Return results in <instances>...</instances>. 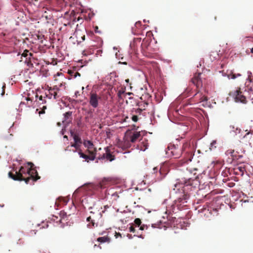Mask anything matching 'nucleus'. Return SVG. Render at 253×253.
<instances>
[{"label": "nucleus", "instance_id": "obj_1", "mask_svg": "<svg viewBox=\"0 0 253 253\" xmlns=\"http://www.w3.org/2000/svg\"><path fill=\"white\" fill-rule=\"evenodd\" d=\"M197 178H198V175L196 172H194L192 177L184 178L183 186H181L180 184H175V187L177 188L176 190L179 191V194H182L175 200L176 203L184 204L187 202L191 194L190 192L195 190L196 185L198 184ZM173 190L177 192L175 188H174Z\"/></svg>", "mask_w": 253, "mask_h": 253}, {"label": "nucleus", "instance_id": "obj_2", "mask_svg": "<svg viewBox=\"0 0 253 253\" xmlns=\"http://www.w3.org/2000/svg\"><path fill=\"white\" fill-rule=\"evenodd\" d=\"M168 149V150L166 151L167 154L175 159L179 158L182 156L183 158L180 161L181 165L191 162L194 155L193 150L188 142H186L183 144L181 149L174 145L169 146Z\"/></svg>", "mask_w": 253, "mask_h": 253}, {"label": "nucleus", "instance_id": "obj_3", "mask_svg": "<svg viewBox=\"0 0 253 253\" xmlns=\"http://www.w3.org/2000/svg\"><path fill=\"white\" fill-rule=\"evenodd\" d=\"M27 174V170L24 167H21L18 171H16L15 174H13L11 172L8 173L9 177L14 180L24 181L26 184L29 183L30 180V177L25 178L23 174Z\"/></svg>", "mask_w": 253, "mask_h": 253}, {"label": "nucleus", "instance_id": "obj_4", "mask_svg": "<svg viewBox=\"0 0 253 253\" xmlns=\"http://www.w3.org/2000/svg\"><path fill=\"white\" fill-rule=\"evenodd\" d=\"M89 216L87 217L86 220L90 222L92 226H94L95 223L97 224L98 220L101 218L102 214L101 212L94 207H90Z\"/></svg>", "mask_w": 253, "mask_h": 253}, {"label": "nucleus", "instance_id": "obj_5", "mask_svg": "<svg viewBox=\"0 0 253 253\" xmlns=\"http://www.w3.org/2000/svg\"><path fill=\"white\" fill-rule=\"evenodd\" d=\"M110 182V180L109 178H104L97 185H95L92 183H89L84 185V187L89 190L97 189L98 188H105L109 184Z\"/></svg>", "mask_w": 253, "mask_h": 253}, {"label": "nucleus", "instance_id": "obj_6", "mask_svg": "<svg viewBox=\"0 0 253 253\" xmlns=\"http://www.w3.org/2000/svg\"><path fill=\"white\" fill-rule=\"evenodd\" d=\"M101 99V97L96 92L91 91L89 94V103L93 108H96L98 106L99 101Z\"/></svg>", "mask_w": 253, "mask_h": 253}, {"label": "nucleus", "instance_id": "obj_7", "mask_svg": "<svg viewBox=\"0 0 253 253\" xmlns=\"http://www.w3.org/2000/svg\"><path fill=\"white\" fill-rule=\"evenodd\" d=\"M84 145L87 148L86 150V153L91 155H95V157L96 156V149L91 141L87 140L84 141Z\"/></svg>", "mask_w": 253, "mask_h": 253}, {"label": "nucleus", "instance_id": "obj_8", "mask_svg": "<svg viewBox=\"0 0 253 253\" xmlns=\"http://www.w3.org/2000/svg\"><path fill=\"white\" fill-rule=\"evenodd\" d=\"M105 153H104L101 156L98 157V159L99 160H103L106 159L107 160H108L110 162L114 160L115 159V156L113 155L111 152H110V150L109 147L105 148Z\"/></svg>", "mask_w": 253, "mask_h": 253}, {"label": "nucleus", "instance_id": "obj_9", "mask_svg": "<svg viewBox=\"0 0 253 253\" xmlns=\"http://www.w3.org/2000/svg\"><path fill=\"white\" fill-rule=\"evenodd\" d=\"M27 173L30 176L29 177H30V180L32 179L34 181H36L40 178V176L38 175L37 170L35 168L27 169Z\"/></svg>", "mask_w": 253, "mask_h": 253}, {"label": "nucleus", "instance_id": "obj_10", "mask_svg": "<svg viewBox=\"0 0 253 253\" xmlns=\"http://www.w3.org/2000/svg\"><path fill=\"white\" fill-rule=\"evenodd\" d=\"M201 73H196L191 79V82L196 86L197 88L202 86V81L200 77Z\"/></svg>", "mask_w": 253, "mask_h": 253}, {"label": "nucleus", "instance_id": "obj_11", "mask_svg": "<svg viewBox=\"0 0 253 253\" xmlns=\"http://www.w3.org/2000/svg\"><path fill=\"white\" fill-rule=\"evenodd\" d=\"M234 96L236 102H240L243 103H246V97L242 94V92L240 90H236L234 92Z\"/></svg>", "mask_w": 253, "mask_h": 253}, {"label": "nucleus", "instance_id": "obj_12", "mask_svg": "<svg viewBox=\"0 0 253 253\" xmlns=\"http://www.w3.org/2000/svg\"><path fill=\"white\" fill-rule=\"evenodd\" d=\"M25 62L29 67L32 68H36V66H38L39 64L38 60L33 56L31 57H29L28 60H25Z\"/></svg>", "mask_w": 253, "mask_h": 253}, {"label": "nucleus", "instance_id": "obj_13", "mask_svg": "<svg viewBox=\"0 0 253 253\" xmlns=\"http://www.w3.org/2000/svg\"><path fill=\"white\" fill-rule=\"evenodd\" d=\"M72 112L68 111L64 114V118L62 122L64 125L66 126L72 122Z\"/></svg>", "mask_w": 253, "mask_h": 253}, {"label": "nucleus", "instance_id": "obj_14", "mask_svg": "<svg viewBox=\"0 0 253 253\" xmlns=\"http://www.w3.org/2000/svg\"><path fill=\"white\" fill-rule=\"evenodd\" d=\"M239 153L238 151L235 152V150L230 149L226 151L225 154L226 155H230L233 160H238L239 159L242 158V155H237Z\"/></svg>", "mask_w": 253, "mask_h": 253}, {"label": "nucleus", "instance_id": "obj_15", "mask_svg": "<svg viewBox=\"0 0 253 253\" xmlns=\"http://www.w3.org/2000/svg\"><path fill=\"white\" fill-rule=\"evenodd\" d=\"M78 153L80 157L84 159L87 162H88V160L90 161H93L95 160V155H91V154H89V155H85L82 152L81 150H80V151H78Z\"/></svg>", "mask_w": 253, "mask_h": 253}, {"label": "nucleus", "instance_id": "obj_16", "mask_svg": "<svg viewBox=\"0 0 253 253\" xmlns=\"http://www.w3.org/2000/svg\"><path fill=\"white\" fill-rule=\"evenodd\" d=\"M49 94L48 95H46V97H48L49 98H51L52 96H53L54 99H57L58 98H59L61 96V94H59L57 91L56 90H52L51 89V87H50L49 89Z\"/></svg>", "mask_w": 253, "mask_h": 253}, {"label": "nucleus", "instance_id": "obj_17", "mask_svg": "<svg viewBox=\"0 0 253 253\" xmlns=\"http://www.w3.org/2000/svg\"><path fill=\"white\" fill-rule=\"evenodd\" d=\"M198 96H200V98L198 100L199 102H202L207 101L208 100L207 96L203 95L202 93L198 92L194 95V97L197 98Z\"/></svg>", "mask_w": 253, "mask_h": 253}, {"label": "nucleus", "instance_id": "obj_18", "mask_svg": "<svg viewBox=\"0 0 253 253\" xmlns=\"http://www.w3.org/2000/svg\"><path fill=\"white\" fill-rule=\"evenodd\" d=\"M141 136L140 132H135L130 136V141L134 143Z\"/></svg>", "mask_w": 253, "mask_h": 253}, {"label": "nucleus", "instance_id": "obj_19", "mask_svg": "<svg viewBox=\"0 0 253 253\" xmlns=\"http://www.w3.org/2000/svg\"><path fill=\"white\" fill-rule=\"evenodd\" d=\"M71 134L74 139V142H76V143H80V144L82 143V139L78 134L75 133L73 132H71Z\"/></svg>", "mask_w": 253, "mask_h": 253}, {"label": "nucleus", "instance_id": "obj_20", "mask_svg": "<svg viewBox=\"0 0 253 253\" xmlns=\"http://www.w3.org/2000/svg\"><path fill=\"white\" fill-rule=\"evenodd\" d=\"M68 73L70 75L72 78L75 79L78 76H81V74L75 70H69Z\"/></svg>", "mask_w": 253, "mask_h": 253}, {"label": "nucleus", "instance_id": "obj_21", "mask_svg": "<svg viewBox=\"0 0 253 253\" xmlns=\"http://www.w3.org/2000/svg\"><path fill=\"white\" fill-rule=\"evenodd\" d=\"M97 241L100 243H109L110 242V238L107 236H104L98 238Z\"/></svg>", "mask_w": 253, "mask_h": 253}, {"label": "nucleus", "instance_id": "obj_22", "mask_svg": "<svg viewBox=\"0 0 253 253\" xmlns=\"http://www.w3.org/2000/svg\"><path fill=\"white\" fill-rule=\"evenodd\" d=\"M21 55L22 57L26 58V60H27H27H28L29 57H31L33 56V54L32 53H29V50L26 49L24 51Z\"/></svg>", "mask_w": 253, "mask_h": 253}, {"label": "nucleus", "instance_id": "obj_23", "mask_svg": "<svg viewBox=\"0 0 253 253\" xmlns=\"http://www.w3.org/2000/svg\"><path fill=\"white\" fill-rule=\"evenodd\" d=\"M142 111L143 110L140 108H137V109L133 108L131 110V114H134V115H138V116H139V115H141Z\"/></svg>", "mask_w": 253, "mask_h": 253}, {"label": "nucleus", "instance_id": "obj_24", "mask_svg": "<svg viewBox=\"0 0 253 253\" xmlns=\"http://www.w3.org/2000/svg\"><path fill=\"white\" fill-rule=\"evenodd\" d=\"M41 105H39V109L41 110L39 112V114L40 115L41 114H44L45 113V110L46 109V106H45V105H42V106H41ZM38 110H39V109H37V111H38Z\"/></svg>", "mask_w": 253, "mask_h": 253}, {"label": "nucleus", "instance_id": "obj_25", "mask_svg": "<svg viewBox=\"0 0 253 253\" xmlns=\"http://www.w3.org/2000/svg\"><path fill=\"white\" fill-rule=\"evenodd\" d=\"M81 144L74 142V143L71 144V146L74 147L76 150L80 151Z\"/></svg>", "mask_w": 253, "mask_h": 253}, {"label": "nucleus", "instance_id": "obj_26", "mask_svg": "<svg viewBox=\"0 0 253 253\" xmlns=\"http://www.w3.org/2000/svg\"><path fill=\"white\" fill-rule=\"evenodd\" d=\"M45 103H46V100L42 98V96H40L39 97V100L38 101V103L39 104V105H42V104H45Z\"/></svg>", "mask_w": 253, "mask_h": 253}, {"label": "nucleus", "instance_id": "obj_27", "mask_svg": "<svg viewBox=\"0 0 253 253\" xmlns=\"http://www.w3.org/2000/svg\"><path fill=\"white\" fill-rule=\"evenodd\" d=\"M131 114L132 115L131 120L134 122H137L138 120V115H134V114Z\"/></svg>", "mask_w": 253, "mask_h": 253}, {"label": "nucleus", "instance_id": "obj_28", "mask_svg": "<svg viewBox=\"0 0 253 253\" xmlns=\"http://www.w3.org/2000/svg\"><path fill=\"white\" fill-rule=\"evenodd\" d=\"M134 222L136 225L139 227L141 225V221L140 218H137L134 220Z\"/></svg>", "mask_w": 253, "mask_h": 253}, {"label": "nucleus", "instance_id": "obj_29", "mask_svg": "<svg viewBox=\"0 0 253 253\" xmlns=\"http://www.w3.org/2000/svg\"><path fill=\"white\" fill-rule=\"evenodd\" d=\"M213 54H210V57H211V60H212V59L211 58V56L212 55L213 56V59H216V57L217 56H218V54L217 53H216V52H211Z\"/></svg>", "mask_w": 253, "mask_h": 253}, {"label": "nucleus", "instance_id": "obj_30", "mask_svg": "<svg viewBox=\"0 0 253 253\" xmlns=\"http://www.w3.org/2000/svg\"><path fill=\"white\" fill-rule=\"evenodd\" d=\"M51 89H52V90L54 91V90H56L57 91V92L59 93V94H61L60 93V89L59 88V87H58L56 85L55 86H54L53 88H51Z\"/></svg>", "mask_w": 253, "mask_h": 253}, {"label": "nucleus", "instance_id": "obj_31", "mask_svg": "<svg viewBox=\"0 0 253 253\" xmlns=\"http://www.w3.org/2000/svg\"><path fill=\"white\" fill-rule=\"evenodd\" d=\"M129 231L130 232L134 233L135 229V228L133 227V225H131L129 228Z\"/></svg>", "mask_w": 253, "mask_h": 253}, {"label": "nucleus", "instance_id": "obj_32", "mask_svg": "<svg viewBox=\"0 0 253 253\" xmlns=\"http://www.w3.org/2000/svg\"><path fill=\"white\" fill-rule=\"evenodd\" d=\"M5 84H4L2 85V92H1V95H4V92H5Z\"/></svg>", "mask_w": 253, "mask_h": 253}, {"label": "nucleus", "instance_id": "obj_33", "mask_svg": "<svg viewBox=\"0 0 253 253\" xmlns=\"http://www.w3.org/2000/svg\"><path fill=\"white\" fill-rule=\"evenodd\" d=\"M240 76H241V75L239 74H237V75H236L235 74H232L231 78L233 79H234L236 78L237 77H239Z\"/></svg>", "mask_w": 253, "mask_h": 253}, {"label": "nucleus", "instance_id": "obj_34", "mask_svg": "<svg viewBox=\"0 0 253 253\" xmlns=\"http://www.w3.org/2000/svg\"><path fill=\"white\" fill-rule=\"evenodd\" d=\"M64 214H65V212H61L60 215L62 216V218H61V219H59V222H61V220H62V219H64V218H65V217H64Z\"/></svg>", "mask_w": 253, "mask_h": 253}, {"label": "nucleus", "instance_id": "obj_35", "mask_svg": "<svg viewBox=\"0 0 253 253\" xmlns=\"http://www.w3.org/2000/svg\"><path fill=\"white\" fill-rule=\"evenodd\" d=\"M147 228V225H142V226H141L140 227H139V230H143L145 228Z\"/></svg>", "mask_w": 253, "mask_h": 253}, {"label": "nucleus", "instance_id": "obj_36", "mask_svg": "<svg viewBox=\"0 0 253 253\" xmlns=\"http://www.w3.org/2000/svg\"><path fill=\"white\" fill-rule=\"evenodd\" d=\"M28 165V166H30V168H33L34 165L32 163V162H28L27 163Z\"/></svg>", "mask_w": 253, "mask_h": 253}, {"label": "nucleus", "instance_id": "obj_37", "mask_svg": "<svg viewBox=\"0 0 253 253\" xmlns=\"http://www.w3.org/2000/svg\"><path fill=\"white\" fill-rule=\"evenodd\" d=\"M153 170L154 173H156V172H157V171L158 170V169L157 167H155L153 168Z\"/></svg>", "mask_w": 253, "mask_h": 253}, {"label": "nucleus", "instance_id": "obj_38", "mask_svg": "<svg viewBox=\"0 0 253 253\" xmlns=\"http://www.w3.org/2000/svg\"><path fill=\"white\" fill-rule=\"evenodd\" d=\"M200 98V96H198L197 98H195L194 97V99H195V101H196L197 103H199L198 102V100Z\"/></svg>", "mask_w": 253, "mask_h": 253}, {"label": "nucleus", "instance_id": "obj_39", "mask_svg": "<svg viewBox=\"0 0 253 253\" xmlns=\"http://www.w3.org/2000/svg\"><path fill=\"white\" fill-rule=\"evenodd\" d=\"M250 98L252 100V103H253V93H252V95L251 94Z\"/></svg>", "mask_w": 253, "mask_h": 253}, {"label": "nucleus", "instance_id": "obj_40", "mask_svg": "<svg viewBox=\"0 0 253 253\" xmlns=\"http://www.w3.org/2000/svg\"><path fill=\"white\" fill-rule=\"evenodd\" d=\"M98 27H97V26H96V27H95V32L96 33H98V32H99V31H98Z\"/></svg>", "mask_w": 253, "mask_h": 253}, {"label": "nucleus", "instance_id": "obj_41", "mask_svg": "<svg viewBox=\"0 0 253 253\" xmlns=\"http://www.w3.org/2000/svg\"><path fill=\"white\" fill-rule=\"evenodd\" d=\"M83 21V19L82 18H81L80 17H79L77 19V21H80V20Z\"/></svg>", "mask_w": 253, "mask_h": 253}, {"label": "nucleus", "instance_id": "obj_42", "mask_svg": "<svg viewBox=\"0 0 253 253\" xmlns=\"http://www.w3.org/2000/svg\"><path fill=\"white\" fill-rule=\"evenodd\" d=\"M129 119V118L128 117H126L125 119H124V122H127V120Z\"/></svg>", "mask_w": 253, "mask_h": 253}, {"label": "nucleus", "instance_id": "obj_43", "mask_svg": "<svg viewBox=\"0 0 253 253\" xmlns=\"http://www.w3.org/2000/svg\"><path fill=\"white\" fill-rule=\"evenodd\" d=\"M33 234H36V232L34 231V230L31 231V234L33 235Z\"/></svg>", "mask_w": 253, "mask_h": 253}, {"label": "nucleus", "instance_id": "obj_44", "mask_svg": "<svg viewBox=\"0 0 253 253\" xmlns=\"http://www.w3.org/2000/svg\"><path fill=\"white\" fill-rule=\"evenodd\" d=\"M123 92H122L121 91H119V92L118 93V96H120L121 95V94Z\"/></svg>", "mask_w": 253, "mask_h": 253}, {"label": "nucleus", "instance_id": "obj_45", "mask_svg": "<svg viewBox=\"0 0 253 253\" xmlns=\"http://www.w3.org/2000/svg\"><path fill=\"white\" fill-rule=\"evenodd\" d=\"M152 226L153 227H154V228H156V227H158V228H159V226H156V225H155V224H152Z\"/></svg>", "mask_w": 253, "mask_h": 253}, {"label": "nucleus", "instance_id": "obj_46", "mask_svg": "<svg viewBox=\"0 0 253 253\" xmlns=\"http://www.w3.org/2000/svg\"><path fill=\"white\" fill-rule=\"evenodd\" d=\"M26 100H27V101H31L32 102V100H31L30 98H29V97L27 98H26Z\"/></svg>", "mask_w": 253, "mask_h": 253}, {"label": "nucleus", "instance_id": "obj_47", "mask_svg": "<svg viewBox=\"0 0 253 253\" xmlns=\"http://www.w3.org/2000/svg\"><path fill=\"white\" fill-rule=\"evenodd\" d=\"M215 143H216V142L213 141L212 143H211V146H212L214 145V144H215Z\"/></svg>", "mask_w": 253, "mask_h": 253}, {"label": "nucleus", "instance_id": "obj_48", "mask_svg": "<svg viewBox=\"0 0 253 253\" xmlns=\"http://www.w3.org/2000/svg\"><path fill=\"white\" fill-rule=\"evenodd\" d=\"M250 81L253 82V77L252 78H251Z\"/></svg>", "mask_w": 253, "mask_h": 253}, {"label": "nucleus", "instance_id": "obj_49", "mask_svg": "<svg viewBox=\"0 0 253 253\" xmlns=\"http://www.w3.org/2000/svg\"><path fill=\"white\" fill-rule=\"evenodd\" d=\"M140 24V22H137L136 23V25H139Z\"/></svg>", "mask_w": 253, "mask_h": 253}, {"label": "nucleus", "instance_id": "obj_50", "mask_svg": "<svg viewBox=\"0 0 253 253\" xmlns=\"http://www.w3.org/2000/svg\"><path fill=\"white\" fill-rule=\"evenodd\" d=\"M197 170H198V169L197 168H194L193 169V171H197Z\"/></svg>", "mask_w": 253, "mask_h": 253}, {"label": "nucleus", "instance_id": "obj_51", "mask_svg": "<svg viewBox=\"0 0 253 253\" xmlns=\"http://www.w3.org/2000/svg\"><path fill=\"white\" fill-rule=\"evenodd\" d=\"M251 52L253 53V47L251 49Z\"/></svg>", "mask_w": 253, "mask_h": 253}, {"label": "nucleus", "instance_id": "obj_52", "mask_svg": "<svg viewBox=\"0 0 253 253\" xmlns=\"http://www.w3.org/2000/svg\"><path fill=\"white\" fill-rule=\"evenodd\" d=\"M82 39H83V40H84V39H85V36H84L82 37Z\"/></svg>", "mask_w": 253, "mask_h": 253}, {"label": "nucleus", "instance_id": "obj_53", "mask_svg": "<svg viewBox=\"0 0 253 253\" xmlns=\"http://www.w3.org/2000/svg\"><path fill=\"white\" fill-rule=\"evenodd\" d=\"M64 138H67V137H67V136H66V135H64Z\"/></svg>", "mask_w": 253, "mask_h": 253}, {"label": "nucleus", "instance_id": "obj_54", "mask_svg": "<svg viewBox=\"0 0 253 253\" xmlns=\"http://www.w3.org/2000/svg\"><path fill=\"white\" fill-rule=\"evenodd\" d=\"M57 125H58V126H60V123H57Z\"/></svg>", "mask_w": 253, "mask_h": 253}, {"label": "nucleus", "instance_id": "obj_55", "mask_svg": "<svg viewBox=\"0 0 253 253\" xmlns=\"http://www.w3.org/2000/svg\"><path fill=\"white\" fill-rule=\"evenodd\" d=\"M123 64H125V65H126V62H124Z\"/></svg>", "mask_w": 253, "mask_h": 253}, {"label": "nucleus", "instance_id": "obj_56", "mask_svg": "<svg viewBox=\"0 0 253 253\" xmlns=\"http://www.w3.org/2000/svg\"><path fill=\"white\" fill-rule=\"evenodd\" d=\"M84 87H82V90H84Z\"/></svg>", "mask_w": 253, "mask_h": 253}, {"label": "nucleus", "instance_id": "obj_57", "mask_svg": "<svg viewBox=\"0 0 253 253\" xmlns=\"http://www.w3.org/2000/svg\"><path fill=\"white\" fill-rule=\"evenodd\" d=\"M249 133H247L245 135V136L247 135V134H248Z\"/></svg>", "mask_w": 253, "mask_h": 253}, {"label": "nucleus", "instance_id": "obj_58", "mask_svg": "<svg viewBox=\"0 0 253 253\" xmlns=\"http://www.w3.org/2000/svg\"><path fill=\"white\" fill-rule=\"evenodd\" d=\"M74 152H76V150H74L73 151Z\"/></svg>", "mask_w": 253, "mask_h": 253}, {"label": "nucleus", "instance_id": "obj_59", "mask_svg": "<svg viewBox=\"0 0 253 253\" xmlns=\"http://www.w3.org/2000/svg\"><path fill=\"white\" fill-rule=\"evenodd\" d=\"M190 172H192V170H190Z\"/></svg>", "mask_w": 253, "mask_h": 253}]
</instances>
